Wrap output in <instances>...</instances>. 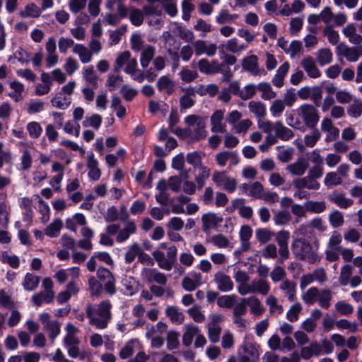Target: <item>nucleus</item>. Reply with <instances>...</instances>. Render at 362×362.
I'll return each instance as SVG.
<instances>
[{
  "instance_id": "36",
  "label": "nucleus",
  "mask_w": 362,
  "mask_h": 362,
  "mask_svg": "<svg viewBox=\"0 0 362 362\" xmlns=\"http://www.w3.org/2000/svg\"><path fill=\"white\" fill-rule=\"evenodd\" d=\"M252 293H258L261 295H267L270 290V285L264 279H254L251 282Z\"/></svg>"
},
{
  "instance_id": "14",
  "label": "nucleus",
  "mask_w": 362,
  "mask_h": 362,
  "mask_svg": "<svg viewBox=\"0 0 362 362\" xmlns=\"http://www.w3.org/2000/svg\"><path fill=\"white\" fill-rule=\"evenodd\" d=\"M224 111L222 110H216L210 118L211 131L214 133H225L226 124L223 122Z\"/></svg>"
},
{
  "instance_id": "21",
  "label": "nucleus",
  "mask_w": 362,
  "mask_h": 362,
  "mask_svg": "<svg viewBox=\"0 0 362 362\" xmlns=\"http://www.w3.org/2000/svg\"><path fill=\"white\" fill-rule=\"evenodd\" d=\"M239 160V157L236 152L226 151L220 152L216 156V161L221 167H224L228 161L230 162V165H236Z\"/></svg>"
},
{
  "instance_id": "3",
  "label": "nucleus",
  "mask_w": 362,
  "mask_h": 362,
  "mask_svg": "<svg viewBox=\"0 0 362 362\" xmlns=\"http://www.w3.org/2000/svg\"><path fill=\"white\" fill-rule=\"evenodd\" d=\"M187 127L176 128L175 134L177 136L190 137L194 141H199L206 138V119L197 115H189L185 118Z\"/></svg>"
},
{
  "instance_id": "44",
  "label": "nucleus",
  "mask_w": 362,
  "mask_h": 362,
  "mask_svg": "<svg viewBox=\"0 0 362 362\" xmlns=\"http://www.w3.org/2000/svg\"><path fill=\"white\" fill-rule=\"evenodd\" d=\"M62 227V221L60 218H56L45 229V234L51 238L57 237Z\"/></svg>"
},
{
  "instance_id": "12",
  "label": "nucleus",
  "mask_w": 362,
  "mask_h": 362,
  "mask_svg": "<svg viewBox=\"0 0 362 362\" xmlns=\"http://www.w3.org/2000/svg\"><path fill=\"white\" fill-rule=\"evenodd\" d=\"M321 129L326 133L325 142L329 143L335 141L339 136V129L334 127L332 119L325 117L321 122Z\"/></svg>"
},
{
  "instance_id": "54",
  "label": "nucleus",
  "mask_w": 362,
  "mask_h": 362,
  "mask_svg": "<svg viewBox=\"0 0 362 362\" xmlns=\"http://www.w3.org/2000/svg\"><path fill=\"white\" fill-rule=\"evenodd\" d=\"M322 33L327 37L328 42L332 45H336L339 40V35L334 30L332 25H327L322 30Z\"/></svg>"
},
{
  "instance_id": "25",
  "label": "nucleus",
  "mask_w": 362,
  "mask_h": 362,
  "mask_svg": "<svg viewBox=\"0 0 362 362\" xmlns=\"http://www.w3.org/2000/svg\"><path fill=\"white\" fill-rule=\"evenodd\" d=\"M342 33L348 38L350 43L358 45L362 43V36L357 33L354 23H349L342 29Z\"/></svg>"
},
{
  "instance_id": "43",
  "label": "nucleus",
  "mask_w": 362,
  "mask_h": 362,
  "mask_svg": "<svg viewBox=\"0 0 362 362\" xmlns=\"http://www.w3.org/2000/svg\"><path fill=\"white\" fill-rule=\"evenodd\" d=\"M83 78L93 88H98V77L95 74L93 66H88L83 69Z\"/></svg>"
},
{
  "instance_id": "11",
  "label": "nucleus",
  "mask_w": 362,
  "mask_h": 362,
  "mask_svg": "<svg viewBox=\"0 0 362 362\" xmlns=\"http://www.w3.org/2000/svg\"><path fill=\"white\" fill-rule=\"evenodd\" d=\"M223 221L221 216L213 212L204 214L202 216V230L205 233L209 232L221 226Z\"/></svg>"
},
{
  "instance_id": "38",
  "label": "nucleus",
  "mask_w": 362,
  "mask_h": 362,
  "mask_svg": "<svg viewBox=\"0 0 362 362\" xmlns=\"http://www.w3.org/2000/svg\"><path fill=\"white\" fill-rule=\"evenodd\" d=\"M279 287L285 293L290 301L295 300L296 293V284L295 282L286 279L282 281Z\"/></svg>"
},
{
  "instance_id": "15",
  "label": "nucleus",
  "mask_w": 362,
  "mask_h": 362,
  "mask_svg": "<svg viewBox=\"0 0 362 362\" xmlns=\"http://www.w3.org/2000/svg\"><path fill=\"white\" fill-rule=\"evenodd\" d=\"M300 65L310 78H317L321 76V72L313 57L308 55L303 57Z\"/></svg>"
},
{
  "instance_id": "24",
  "label": "nucleus",
  "mask_w": 362,
  "mask_h": 362,
  "mask_svg": "<svg viewBox=\"0 0 362 362\" xmlns=\"http://www.w3.org/2000/svg\"><path fill=\"white\" fill-rule=\"evenodd\" d=\"M329 202L334 203L341 209H346L353 204L351 199L346 198L344 192L334 191L328 196Z\"/></svg>"
},
{
  "instance_id": "9",
  "label": "nucleus",
  "mask_w": 362,
  "mask_h": 362,
  "mask_svg": "<svg viewBox=\"0 0 362 362\" xmlns=\"http://www.w3.org/2000/svg\"><path fill=\"white\" fill-rule=\"evenodd\" d=\"M153 257L161 269L169 271L175 263L176 250H168L166 255L162 250H155Z\"/></svg>"
},
{
  "instance_id": "42",
  "label": "nucleus",
  "mask_w": 362,
  "mask_h": 362,
  "mask_svg": "<svg viewBox=\"0 0 362 362\" xmlns=\"http://www.w3.org/2000/svg\"><path fill=\"white\" fill-rule=\"evenodd\" d=\"M39 283L40 276L31 273H27L23 281V286L25 291H31L38 287Z\"/></svg>"
},
{
  "instance_id": "55",
  "label": "nucleus",
  "mask_w": 362,
  "mask_h": 362,
  "mask_svg": "<svg viewBox=\"0 0 362 362\" xmlns=\"http://www.w3.org/2000/svg\"><path fill=\"white\" fill-rule=\"evenodd\" d=\"M247 47V46L245 44H239L238 39L235 37L228 40L226 45V49L235 54H240L245 50Z\"/></svg>"
},
{
  "instance_id": "45",
  "label": "nucleus",
  "mask_w": 362,
  "mask_h": 362,
  "mask_svg": "<svg viewBox=\"0 0 362 362\" xmlns=\"http://www.w3.org/2000/svg\"><path fill=\"white\" fill-rule=\"evenodd\" d=\"M332 293L329 289H322L317 298L318 305L324 309H328L331 305Z\"/></svg>"
},
{
  "instance_id": "13",
  "label": "nucleus",
  "mask_w": 362,
  "mask_h": 362,
  "mask_svg": "<svg viewBox=\"0 0 362 362\" xmlns=\"http://www.w3.org/2000/svg\"><path fill=\"white\" fill-rule=\"evenodd\" d=\"M293 185L296 189H308L311 190H318L320 188V184L317 180L306 175L298 177L293 180Z\"/></svg>"
},
{
  "instance_id": "26",
  "label": "nucleus",
  "mask_w": 362,
  "mask_h": 362,
  "mask_svg": "<svg viewBox=\"0 0 362 362\" xmlns=\"http://www.w3.org/2000/svg\"><path fill=\"white\" fill-rule=\"evenodd\" d=\"M196 90L194 88L189 87L186 88L185 94L180 99V110H185L192 107L194 105V98Z\"/></svg>"
},
{
  "instance_id": "57",
  "label": "nucleus",
  "mask_w": 362,
  "mask_h": 362,
  "mask_svg": "<svg viewBox=\"0 0 362 362\" xmlns=\"http://www.w3.org/2000/svg\"><path fill=\"white\" fill-rule=\"evenodd\" d=\"M252 235V230L250 226H243L240 231V238L243 249H248L250 247V239Z\"/></svg>"
},
{
  "instance_id": "20",
  "label": "nucleus",
  "mask_w": 362,
  "mask_h": 362,
  "mask_svg": "<svg viewBox=\"0 0 362 362\" xmlns=\"http://www.w3.org/2000/svg\"><path fill=\"white\" fill-rule=\"evenodd\" d=\"M142 276L148 283L154 281L161 286H165L167 283L166 276L155 269H145L142 272Z\"/></svg>"
},
{
  "instance_id": "32",
  "label": "nucleus",
  "mask_w": 362,
  "mask_h": 362,
  "mask_svg": "<svg viewBox=\"0 0 362 362\" xmlns=\"http://www.w3.org/2000/svg\"><path fill=\"white\" fill-rule=\"evenodd\" d=\"M274 133L277 137L282 141H288L293 137V132L280 122H275Z\"/></svg>"
},
{
  "instance_id": "2",
  "label": "nucleus",
  "mask_w": 362,
  "mask_h": 362,
  "mask_svg": "<svg viewBox=\"0 0 362 362\" xmlns=\"http://www.w3.org/2000/svg\"><path fill=\"white\" fill-rule=\"evenodd\" d=\"M112 304L108 300H103L95 306L88 304L86 308L88 323L98 329L107 327L112 319Z\"/></svg>"
},
{
  "instance_id": "5",
  "label": "nucleus",
  "mask_w": 362,
  "mask_h": 362,
  "mask_svg": "<svg viewBox=\"0 0 362 362\" xmlns=\"http://www.w3.org/2000/svg\"><path fill=\"white\" fill-rule=\"evenodd\" d=\"M194 337H196L194 341L195 348L203 347L206 344V337L201 334L199 328L196 325H186L185 332L182 335V344L185 346H189L193 341Z\"/></svg>"
},
{
  "instance_id": "8",
  "label": "nucleus",
  "mask_w": 362,
  "mask_h": 362,
  "mask_svg": "<svg viewBox=\"0 0 362 362\" xmlns=\"http://www.w3.org/2000/svg\"><path fill=\"white\" fill-rule=\"evenodd\" d=\"M39 319L44 326V329L48 332L49 338L53 341L60 334L61 325L57 320H52L48 313H42Z\"/></svg>"
},
{
  "instance_id": "1",
  "label": "nucleus",
  "mask_w": 362,
  "mask_h": 362,
  "mask_svg": "<svg viewBox=\"0 0 362 362\" xmlns=\"http://www.w3.org/2000/svg\"><path fill=\"white\" fill-rule=\"evenodd\" d=\"M320 121L317 108L310 103H303L298 109L286 115V122L291 127L300 132L316 128Z\"/></svg>"
},
{
  "instance_id": "46",
  "label": "nucleus",
  "mask_w": 362,
  "mask_h": 362,
  "mask_svg": "<svg viewBox=\"0 0 362 362\" xmlns=\"http://www.w3.org/2000/svg\"><path fill=\"white\" fill-rule=\"evenodd\" d=\"M257 90L262 93V98L265 100H269L276 96V92L272 90L270 83L267 82H261L257 85Z\"/></svg>"
},
{
  "instance_id": "53",
  "label": "nucleus",
  "mask_w": 362,
  "mask_h": 362,
  "mask_svg": "<svg viewBox=\"0 0 362 362\" xmlns=\"http://www.w3.org/2000/svg\"><path fill=\"white\" fill-rule=\"evenodd\" d=\"M311 129L313 130L312 132L305 134L303 139L305 146L309 148L314 147L321 138V133L317 129L315 128Z\"/></svg>"
},
{
  "instance_id": "56",
  "label": "nucleus",
  "mask_w": 362,
  "mask_h": 362,
  "mask_svg": "<svg viewBox=\"0 0 362 362\" xmlns=\"http://www.w3.org/2000/svg\"><path fill=\"white\" fill-rule=\"evenodd\" d=\"M275 240L280 249H288V244L290 240V233L286 230H281L274 233Z\"/></svg>"
},
{
  "instance_id": "7",
  "label": "nucleus",
  "mask_w": 362,
  "mask_h": 362,
  "mask_svg": "<svg viewBox=\"0 0 362 362\" xmlns=\"http://www.w3.org/2000/svg\"><path fill=\"white\" fill-rule=\"evenodd\" d=\"M212 180L218 187L228 192H233L237 188L235 179L228 176L226 171H215L212 175Z\"/></svg>"
},
{
  "instance_id": "6",
  "label": "nucleus",
  "mask_w": 362,
  "mask_h": 362,
  "mask_svg": "<svg viewBox=\"0 0 362 362\" xmlns=\"http://www.w3.org/2000/svg\"><path fill=\"white\" fill-rule=\"evenodd\" d=\"M237 354L239 362H258L259 346L252 342H245L240 346Z\"/></svg>"
},
{
  "instance_id": "40",
  "label": "nucleus",
  "mask_w": 362,
  "mask_h": 362,
  "mask_svg": "<svg viewBox=\"0 0 362 362\" xmlns=\"http://www.w3.org/2000/svg\"><path fill=\"white\" fill-rule=\"evenodd\" d=\"M42 10L34 3H29L25 5L24 9L20 12L22 18H37L40 16Z\"/></svg>"
},
{
  "instance_id": "33",
  "label": "nucleus",
  "mask_w": 362,
  "mask_h": 362,
  "mask_svg": "<svg viewBox=\"0 0 362 362\" xmlns=\"http://www.w3.org/2000/svg\"><path fill=\"white\" fill-rule=\"evenodd\" d=\"M248 108L249 111L255 115L257 120L263 119L266 116V105L260 101H250L248 103Z\"/></svg>"
},
{
  "instance_id": "60",
  "label": "nucleus",
  "mask_w": 362,
  "mask_h": 362,
  "mask_svg": "<svg viewBox=\"0 0 362 362\" xmlns=\"http://www.w3.org/2000/svg\"><path fill=\"white\" fill-rule=\"evenodd\" d=\"M291 216L286 210L277 211L273 217L274 222L277 226L286 225L291 221Z\"/></svg>"
},
{
  "instance_id": "22",
  "label": "nucleus",
  "mask_w": 362,
  "mask_h": 362,
  "mask_svg": "<svg viewBox=\"0 0 362 362\" xmlns=\"http://www.w3.org/2000/svg\"><path fill=\"white\" fill-rule=\"evenodd\" d=\"M124 72L131 76L132 78L139 83L144 81V73L138 69V63L136 58H132L124 67Z\"/></svg>"
},
{
  "instance_id": "28",
  "label": "nucleus",
  "mask_w": 362,
  "mask_h": 362,
  "mask_svg": "<svg viewBox=\"0 0 362 362\" xmlns=\"http://www.w3.org/2000/svg\"><path fill=\"white\" fill-rule=\"evenodd\" d=\"M290 69V64L288 62L283 63L277 69L272 82L277 88H281L284 84V78Z\"/></svg>"
},
{
  "instance_id": "51",
  "label": "nucleus",
  "mask_w": 362,
  "mask_h": 362,
  "mask_svg": "<svg viewBox=\"0 0 362 362\" xmlns=\"http://www.w3.org/2000/svg\"><path fill=\"white\" fill-rule=\"evenodd\" d=\"M274 235V233L266 228H257L255 238L261 244L267 243Z\"/></svg>"
},
{
  "instance_id": "10",
  "label": "nucleus",
  "mask_w": 362,
  "mask_h": 362,
  "mask_svg": "<svg viewBox=\"0 0 362 362\" xmlns=\"http://www.w3.org/2000/svg\"><path fill=\"white\" fill-rule=\"evenodd\" d=\"M258 61L257 56L255 54L246 56L242 59V68L255 76L264 74V71L259 67Z\"/></svg>"
},
{
  "instance_id": "61",
  "label": "nucleus",
  "mask_w": 362,
  "mask_h": 362,
  "mask_svg": "<svg viewBox=\"0 0 362 362\" xmlns=\"http://www.w3.org/2000/svg\"><path fill=\"white\" fill-rule=\"evenodd\" d=\"M26 129L30 137L35 139H38L42 133V128L37 122H28L26 125Z\"/></svg>"
},
{
  "instance_id": "64",
  "label": "nucleus",
  "mask_w": 362,
  "mask_h": 362,
  "mask_svg": "<svg viewBox=\"0 0 362 362\" xmlns=\"http://www.w3.org/2000/svg\"><path fill=\"white\" fill-rule=\"evenodd\" d=\"M286 105L281 99L274 100L269 108L271 114L274 117H279L284 111Z\"/></svg>"
},
{
  "instance_id": "4",
  "label": "nucleus",
  "mask_w": 362,
  "mask_h": 362,
  "mask_svg": "<svg viewBox=\"0 0 362 362\" xmlns=\"http://www.w3.org/2000/svg\"><path fill=\"white\" fill-rule=\"evenodd\" d=\"M42 286L43 290L34 294L31 298L33 303L37 307L41 306L43 303L49 304L54 298V283L50 278H45Z\"/></svg>"
},
{
  "instance_id": "35",
  "label": "nucleus",
  "mask_w": 362,
  "mask_h": 362,
  "mask_svg": "<svg viewBox=\"0 0 362 362\" xmlns=\"http://www.w3.org/2000/svg\"><path fill=\"white\" fill-rule=\"evenodd\" d=\"M243 300L245 301L246 305H247L250 307L252 314L259 316L264 312L261 301L257 297L243 298Z\"/></svg>"
},
{
  "instance_id": "18",
  "label": "nucleus",
  "mask_w": 362,
  "mask_h": 362,
  "mask_svg": "<svg viewBox=\"0 0 362 362\" xmlns=\"http://www.w3.org/2000/svg\"><path fill=\"white\" fill-rule=\"evenodd\" d=\"M308 168V163L305 158H298L294 163L286 165V170L293 176H302Z\"/></svg>"
},
{
  "instance_id": "31",
  "label": "nucleus",
  "mask_w": 362,
  "mask_h": 362,
  "mask_svg": "<svg viewBox=\"0 0 362 362\" xmlns=\"http://www.w3.org/2000/svg\"><path fill=\"white\" fill-rule=\"evenodd\" d=\"M50 102L53 107L61 110H66L71 103V98L59 91L51 99Z\"/></svg>"
},
{
  "instance_id": "34",
  "label": "nucleus",
  "mask_w": 362,
  "mask_h": 362,
  "mask_svg": "<svg viewBox=\"0 0 362 362\" xmlns=\"http://www.w3.org/2000/svg\"><path fill=\"white\" fill-rule=\"evenodd\" d=\"M165 315L171 320L172 322L180 325L183 322L185 315L176 306L168 305L165 310Z\"/></svg>"
},
{
  "instance_id": "63",
  "label": "nucleus",
  "mask_w": 362,
  "mask_h": 362,
  "mask_svg": "<svg viewBox=\"0 0 362 362\" xmlns=\"http://www.w3.org/2000/svg\"><path fill=\"white\" fill-rule=\"evenodd\" d=\"M168 110V105L164 102H158L151 100L148 103V112L151 114L155 115L158 112L165 113Z\"/></svg>"
},
{
  "instance_id": "30",
  "label": "nucleus",
  "mask_w": 362,
  "mask_h": 362,
  "mask_svg": "<svg viewBox=\"0 0 362 362\" xmlns=\"http://www.w3.org/2000/svg\"><path fill=\"white\" fill-rule=\"evenodd\" d=\"M155 54V47L151 45H146L143 47L140 56V63L141 66L144 69L148 67V66L150 64L151 62L153 59Z\"/></svg>"
},
{
  "instance_id": "47",
  "label": "nucleus",
  "mask_w": 362,
  "mask_h": 362,
  "mask_svg": "<svg viewBox=\"0 0 362 362\" xmlns=\"http://www.w3.org/2000/svg\"><path fill=\"white\" fill-rule=\"evenodd\" d=\"M132 59L131 53L129 51H124L119 53L115 60L114 71L119 72L124 66H127L129 62Z\"/></svg>"
},
{
  "instance_id": "17",
  "label": "nucleus",
  "mask_w": 362,
  "mask_h": 362,
  "mask_svg": "<svg viewBox=\"0 0 362 362\" xmlns=\"http://www.w3.org/2000/svg\"><path fill=\"white\" fill-rule=\"evenodd\" d=\"M203 284L202 276L199 273H191L182 281V288L187 291H194Z\"/></svg>"
},
{
  "instance_id": "52",
  "label": "nucleus",
  "mask_w": 362,
  "mask_h": 362,
  "mask_svg": "<svg viewBox=\"0 0 362 362\" xmlns=\"http://www.w3.org/2000/svg\"><path fill=\"white\" fill-rule=\"evenodd\" d=\"M102 117L98 114H93L89 117H86L82 122L84 127H93L98 129L102 124Z\"/></svg>"
},
{
  "instance_id": "49",
  "label": "nucleus",
  "mask_w": 362,
  "mask_h": 362,
  "mask_svg": "<svg viewBox=\"0 0 362 362\" xmlns=\"http://www.w3.org/2000/svg\"><path fill=\"white\" fill-rule=\"evenodd\" d=\"M320 290L316 287H311L302 294V299L307 305H313L317 301Z\"/></svg>"
},
{
  "instance_id": "58",
  "label": "nucleus",
  "mask_w": 362,
  "mask_h": 362,
  "mask_svg": "<svg viewBox=\"0 0 362 362\" xmlns=\"http://www.w3.org/2000/svg\"><path fill=\"white\" fill-rule=\"evenodd\" d=\"M266 304L269 307L271 314L280 315L283 313V307L278 304V300L274 296H269L266 299Z\"/></svg>"
},
{
  "instance_id": "37",
  "label": "nucleus",
  "mask_w": 362,
  "mask_h": 362,
  "mask_svg": "<svg viewBox=\"0 0 362 362\" xmlns=\"http://www.w3.org/2000/svg\"><path fill=\"white\" fill-rule=\"evenodd\" d=\"M156 86L159 91H164L168 95H171L174 91V82L168 76L160 77Z\"/></svg>"
},
{
  "instance_id": "59",
  "label": "nucleus",
  "mask_w": 362,
  "mask_h": 362,
  "mask_svg": "<svg viewBox=\"0 0 362 362\" xmlns=\"http://www.w3.org/2000/svg\"><path fill=\"white\" fill-rule=\"evenodd\" d=\"M22 155L21 156V168L23 170H28L33 164V157L30 151L27 148H24L21 151Z\"/></svg>"
},
{
  "instance_id": "50",
  "label": "nucleus",
  "mask_w": 362,
  "mask_h": 362,
  "mask_svg": "<svg viewBox=\"0 0 362 362\" xmlns=\"http://www.w3.org/2000/svg\"><path fill=\"white\" fill-rule=\"evenodd\" d=\"M343 183V179L337 172H329L325 175L324 184L327 187H332L340 185Z\"/></svg>"
},
{
  "instance_id": "39",
  "label": "nucleus",
  "mask_w": 362,
  "mask_h": 362,
  "mask_svg": "<svg viewBox=\"0 0 362 362\" xmlns=\"http://www.w3.org/2000/svg\"><path fill=\"white\" fill-rule=\"evenodd\" d=\"M316 59L322 66L330 64L333 60V54L329 48H321L315 53Z\"/></svg>"
},
{
  "instance_id": "29",
  "label": "nucleus",
  "mask_w": 362,
  "mask_h": 362,
  "mask_svg": "<svg viewBox=\"0 0 362 362\" xmlns=\"http://www.w3.org/2000/svg\"><path fill=\"white\" fill-rule=\"evenodd\" d=\"M72 51L78 56L80 61L83 64H87L91 62L93 57L92 52L83 44H76Z\"/></svg>"
},
{
  "instance_id": "41",
  "label": "nucleus",
  "mask_w": 362,
  "mask_h": 362,
  "mask_svg": "<svg viewBox=\"0 0 362 362\" xmlns=\"http://www.w3.org/2000/svg\"><path fill=\"white\" fill-rule=\"evenodd\" d=\"M136 226L133 221H129L127 223L125 228L119 230L116 240L118 243H123L127 240L131 234L136 233Z\"/></svg>"
},
{
  "instance_id": "16",
  "label": "nucleus",
  "mask_w": 362,
  "mask_h": 362,
  "mask_svg": "<svg viewBox=\"0 0 362 362\" xmlns=\"http://www.w3.org/2000/svg\"><path fill=\"white\" fill-rule=\"evenodd\" d=\"M200 72L205 74H215L222 71L223 65H221L217 60L209 62L206 59H202L197 63Z\"/></svg>"
},
{
  "instance_id": "48",
  "label": "nucleus",
  "mask_w": 362,
  "mask_h": 362,
  "mask_svg": "<svg viewBox=\"0 0 362 362\" xmlns=\"http://www.w3.org/2000/svg\"><path fill=\"white\" fill-rule=\"evenodd\" d=\"M238 18V14H231L228 10L222 9L216 17V22L219 25H224L234 22Z\"/></svg>"
},
{
  "instance_id": "23",
  "label": "nucleus",
  "mask_w": 362,
  "mask_h": 362,
  "mask_svg": "<svg viewBox=\"0 0 362 362\" xmlns=\"http://www.w3.org/2000/svg\"><path fill=\"white\" fill-rule=\"evenodd\" d=\"M339 53L344 57L348 62H356L358 60L360 57H362V48L344 45L340 48Z\"/></svg>"
},
{
  "instance_id": "19",
  "label": "nucleus",
  "mask_w": 362,
  "mask_h": 362,
  "mask_svg": "<svg viewBox=\"0 0 362 362\" xmlns=\"http://www.w3.org/2000/svg\"><path fill=\"white\" fill-rule=\"evenodd\" d=\"M99 163L91 152L87 157L86 166L88 169V175L91 180L97 181L101 177V170L98 168Z\"/></svg>"
},
{
  "instance_id": "27",
  "label": "nucleus",
  "mask_w": 362,
  "mask_h": 362,
  "mask_svg": "<svg viewBox=\"0 0 362 362\" xmlns=\"http://www.w3.org/2000/svg\"><path fill=\"white\" fill-rule=\"evenodd\" d=\"M214 280L218 290L222 292H228L233 288V283L230 278L222 272L217 273Z\"/></svg>"
},
{
  "instance_id": "62",
  "label": "nucleus",
  "mask_w": 362,
  "mask_h": 362,
  "mask_svg": "<svg viewBox=\"0 0 362 362\" xmlns=\"http://www.w3.org/2000/svg\"><path fill=\"white\" fill-rule=\"evenodd\" d=\"M252 125V122L250 119H245L239 121L232 129L236 134L245 135Z\"/></svg>"
}]
</instances>
